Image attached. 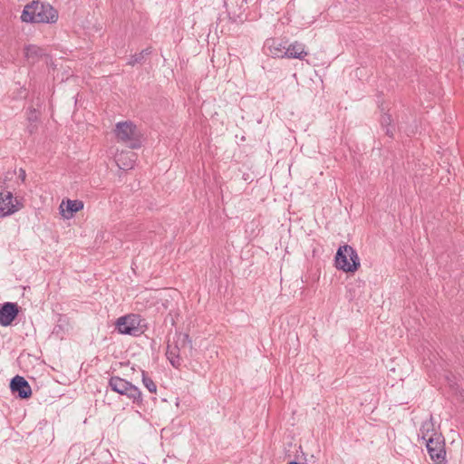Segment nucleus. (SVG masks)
<instances>
[{
    "label": "nucleus",
    "mask_w": 464,
    "mask_h": 464,
    "mask_svg": "<svg viewBox=\"0 0 464 464\" xmlns=\"http://www.w3.org/2000/svg\"><path fill=\"white\" fill-rule=\"evenodd\" d=\"M193 344L188 334L176 333L167 343L166 357L170 365L179 370L185 359L193 355Z\"/></svg>",
    "instance_id": "1"
},
{
    "label": "nucleus",
    "mask_w": 464,
    "mask_h": 464,
    "mask_svg": "<svg viewBox=\"0 0 464 464\" xmlns=\"http://www.w3.org/2000/svg\"><path fill=\"white\" fill-rule=\"evenodd\" d=\"M58 19L57 11L47 3L33 1L22 12L21 20L31 24H53Z\"/></svg>",
    "instance_id": "2"
},
{
    "label": "nucleus",
    "mask_w": 464,
    "mask_h": 464,
    "mask_svg": "<svg viewBox=\"0 0 464 464\" xmlns=\"http://www.w3.org/2000/svg\"><path fill=\"white\" fill-rule=\"evenodd\" d=\"M334 263L338 270L345 273H353L361 266L357 251L347 244L339 246L334 257Z\"/></svg>",
    "instance_id": "3"
},
{
    "label": "nucleus",
    "mask_w": 464,
    "mask_h": 464,
    "mask_svg": "<svg viewBox=\"0 0 464 464\" xmlns=\"http://www.w3.org/2000/svg\"><path fill=\"white\" fill-rule=\"evenodd\" d=\"M114 133L118 141L126 144L130 149H139L142 145L140 132L130 121L118 122Z\"/></svg>",
    "instance_id": "4"
},
{
    "label": "nucleus",
    "mask_w": 464,
    "mask_h": 464,
    "mask_svg": "<svg viewBox=\"0 0 464 464\" xmlns=\"http://www.w3.org/2000/svg\"><path fill=\"white\" fill-rule=\"evenodd\" d=\"M115 329L121 334L137 337L144 334L146 324L140 315L130 314L121 316L116 320Z\"/></svg>",
    "instance_id": "5"
},
{
    "label": "nucleus",
    "mask_w": 464,
    "mask_h": 464,
    "mask_svg": "<svg viewBox=\"0 0 464 464\" xmlns=\"http://www.w3.org/2000/svg\"><path fill=\"white\" fill-rule=\"evenodd\" d=\"M108 384L111 391L126 396L132 403L138 406L142 404L143 399L140 390L130 382L119 376H111Z\"/></svg>",
    "instance_id": "6"
},
{
    "label": "nucleus",
    "mask_w": 464,
    "mask_h": 464,
    "mask_svg": "<svg viewBox=\"0 0 464 464\" xmlns=\"http://www.w3.org/2000/svg\"><path fill=\"white\" fill-rule=\"evenodd\" d=\"M425 443L429 456L434 464H446L445 442L442 435L430 437Z\"/></svg>",
    "instance_id": "7"
},
{
    "label": "nucleus",
    "mask_w": 464,
    "mask_h": 464,
    "mask_svg": "<svg viewBox=\"0 0 464 464\" xmlns=\"http://www.w3.org/2000/svg\"><path fill=\"white\" fill-rule=\"evenodd\" d=\"M11 392L16 397L24 400L32 395V389L29 382L22 376L16 375L10 382Z\"/></svg>",
    "instance_id": "8"
},
{
    "label": "nucleus",
    "mask_w": 464,
    "mask_h": 464,
    "mask_svg": "<svg viewBox=\"0 0 464 464\" xmlns=\"http://www.w3.org/2000/svg\"><path fill=\"white\" fill-rule=\"evenodd\" d=\"M19 210L18 201L10 191L0 192V216L7 217Z\"/></svg>",
    "instance_id": "9"
},
{
    "label": "nucleus",
    "mask_w": 464,
    "mask_h": 464,
    "mask_svg": "<svg viewBox=\"0 0 464 464\" xmlns=\"http://www.w3.org/2000/svg\"><path fill=\"white\" fill-rule=\"evenodd\" d=\"M19 306L16 303L6 302L0 307V325L8 326L17 317Z\"/></svg>",
    "instance_id": "10"
},
{
    "label": "nucleus",
    "mask_w": 464,
    "mask_h": 464,
    "mask_svg": "<svg viewBox=\"0 0 464 464\" xmlns=\"http://www.w3.org/2000/svg\"><path fill=\"white\" fill-rule=\"evenodd\" d=\"M83 207V202L79 199H67L66 201L63 200L62 204L60 205L62 215L67 219L72 218L73 214L82 210Z\"/></svg>",
    "instance_id": "11"
},
{
    "label": "nucleus",
    "mask_w": 464,
    "mask_h": 464,
    "mask_svg": "<svg viewBox=\"0 0 464 464\" xmlns=\"http://www.w3.org/2000/svg\"><path fill=\"white\" fill-rule=\"evenodd\" d=\"M437 435L441 434L436 431L433 417L430 415L429 420L422 422L418 436L426 441L430 437H437Z\"/></svg>",
    "instance_id": "12"
},
{
    "label": "nucleus",
    "mask_w": 464,
    "mask_h": 464,
    "mask_svg": "<svg viewBox=\"0 0 464 464\" xmlns=\"http://www.w3.org/2000/svg\"><path fill=\"white\" fill-rule=\"evenodd\" d=\"M307 55V52L305 51V47L303 44L295 42L291 44L286 51L285 52V57L287 58H295V59H304Z\"/></svg>",
    "instance_id": "13"
},
{
    "label": "nucleus",
    "mask_w": 464,
    "mask_h": 464,
    "mask_svg": "<svg viewBox=\"0 0 464 464\" xmlns=\"http://www.w3.org/2000/svg\"><path fill=\"white\" fill-rule=\"evenodd\" d=\"M151 53H152L151 47L145 48L140 53L131 55L130 58L129 59V61L127 62V64L130 65V66H134L137 63H142L145 61L146 57L149 56L150 54H151Z\"/></svg>",
    "instance_id": "14"
},
{
    "label": "nucleus",
    "mask_w": 464,
    "mask_h": 464,
    "mask_svg": "<svg viewBox=\"0 0 464 464\" xmlns=\"http://www.w3.org/2000/svg\"><path fill=\"white\" fill-rule=\"evenodd\" d=\"M141 381L143 385L148 389V391L151 393H156L157 385L153 382V380L148 375L147 372L141 371Z\"/></svg>",
    "instance_id": "15"
},
{
    "label": "nucleus",
    "mask_w": 464,
    "mask_h": 464,
    "mask_svg": "<svg viewBox=\"0 0 464 464\" xmlns=\"http://www.w3.org/2000/svg\"><path fill=\"white\" fill-rule=\"evenodd\" d=\"M39 111L34 108H29L26 112V120L28 122H38L39 121Z\"/></svg>",
    "instance_id": "16"
},
{
    "label": "nucleus",
    "mask_w": 464,
    "mask_h": 464,
    "mask_svg": "<svg viewBox=\"0 0 464 464\" xmlns=\"http://www.w3.org/2000/svg\"><path fill=\"white\" fill-rule=\"evenodd\" d=\"M41 49L36 46H28L26 48L25 55L28 59L38 57L41 55Z\"/></svg>",
    "instance_id": "17"
},
{
    "label": "nucleus",
    "mask_w": 464,
    "mask_h": 464,
    "mask_svg": "<svg viewBox=\"0 0 464 464\" xmlns=\"http://www.w3.org/2000/svg\"><path fill=\"white\" fill-rule=\"evenodd\" d=\"M38 130V122H28L25 130L30 134H34Z\"/></svg>",
    "instance_id": "18"
},
{
    "label": "nucleus",
    "mask_w": 464,
    "mask_h": 464,
    "mask_svg": "<svg viewBox=\"0 0 464 464\" xmlns=\"http://www.w3.org/2000/svg\"><path fill=\"white\" fill-rule=\"evenodd\" d=\"M392 118L389 114H383L381 119V124L382 127L391 126Z\"/></svg>",
    "instance_id": "19"
},
{
    "label": "nucleus",
    "mask_w": 464,
    "mask_h": 464,
    "mask_svg": "<svg viewBox=\"0 0 464 464\" xmlns=\"http://www.w3.org/2000/svg\"><path fill=\"white\" fill-rule=\"evenodd\" d=\"M385 128V133L389 137H393V127L392 126H386Z\"/></svg>",
    "instance_id": "20"
},
{
    "label": "nucleus",
    "mask_w": 464,
    "mask_h": 464,
    "mask_svg": "<svg viewBox=\"0 0 464 464\" xmlns=\"http://www.w3.org/2000/svg\"><path fill=\"white\" fill-rule=\"evenodd\" d=\"M19 177L21 178L22 180H24V179H25V171L22 169H20Z\"/></svg>",
    "instance_id": "21"
},
{
    "label": "nucleus",
    "mask_w": 464,
    "mask_h": 464,
    "mask_svg": "<svg viewBox=\"0 0 464 464\" xmlns=\"http://www.w3.org/2000/svg\"><path fill=\"white\" fill-rule=\"evenodd\" d=\"M133 164L131 162L128 164H123V167H121V169H131Z\"/></svg>",
    "instance_id": "22"
},
{
    "label": "nucleus",
    "mask_w": 464,
    "mask_h": 464,
    "mask_svg": "<svg viewBox=\"0 0 464 464\" xmlns=\"http://www.w3.org/2000/svg\"><path fill=\"white\" fill-rule=\"evenodd\" d=\"M60 330H61V325H56V326L54 327V329H53V333H54V334H58Z\"/></svg>",
    "instance_id": "23"
},
{
    "label": "nucleus",
    "mask_w": 464,
    "mask_h": 464,
    "mask_svg": "<svg viewBox=\"0 0 464 464\" xmlns=\"http://www.w3.org/2000/svg\"><path fill=\"white\" fill-rule=\"evenodd\" d=\"M288 464H300V463L297 462V461L293 460V461H290Z\"/></svg>",
    "instance_id": "24"
},
{
    "label": "nucleus",
    "mask_w": 464,
    "mask_h": 464,
    "mask_svg": "<svg viewBox=\"0 0 464 464\" xmlns=\"http://www.w3.org/2000/svg\"><path fill=\"white\" fill-rule=\"evenodd\" d=\"M462 63H463V64H462V65L464 66V61H463Z\"/></svg>",
    "instance_id": "25"
}]
</instances>
